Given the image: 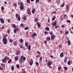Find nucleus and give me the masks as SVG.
<instances>
[{
	"instance_id": "a211bd4d",
	"label": "nucleus",
	"mask_w": 73,
	"mask_h": 73,
	"mask_svg": "<svg viewBox=\"0 0 73 73\" xmlns=\"http://www.w3.org/2000/svg\"><path fill=\"white\" fill-rule=\"evenodd\" d=\"M38 20V19L37 18H36V19H35L34 21L35 22H36V21Z\"/></svg>"
},
{
	"instance_id": "bb28decb",
	"label": "nucleus",
	"mask_w": 73,
	"mask_h": 73,
	"mask_svg": "<svg viewBox=\"0 0 73 73\" xmlns=\"http://www.w3.org/2000/svg\"><path fill=\"white\" fill-rule=\"evenodd\" d=\"M68 65H70V61H69L68 62Z\"/></svg>"
},
{
	"instance_id": "de8ad7c7",
	"label": "nucleus",
	"mask_w": 73,
	"mask_h": 73,
	"mask_svg": "<svg viewBox=\"0 0 73 73\" xmlns=\"http://www.w3.org/2000/svg\"><path fill=\"white\" fill-rule=\"evenodd\" d=\"M50 35H53V33L51 32L50 33Z\"/></svg>"
},
{
	"instance_id": "774afa93",
	"label": "nucleus",
	"mask_w": 73,
	"mask_h": 73,
	"mask_svg": "<svg viewBox=\"0 0 73 73\" xmlns=\"http://www.w3.org/2000/svg\"><path fill=\"white\" fill-rule=\"evenodd\" d=\"M10 21V19H8V22L9 23Z\"/></svg>"
},
{
	"instance_id": "a19ab883",
	"label": "nucleus",
	"mask_w": 73,
	"mask_h": 73,
	"mask_svg": "<svg viewBox=\"0 0 73 73\" xmlns=\"http://www.w3.org/2000/svg\"><path fill=\"white\" fill-rule=\"evenodd\" d=\"M24 42V40H23V39H21V40H20V42Z\"/></svg>"
},
{
	"instance_id": "052dcab7",
	"label": "nucleus",
	"mask_w": 73,
	"mask_h": 73,
	"mask_svg": "<svg viewBox=\"0 0 73 73\" xmlns=\"http://www.w3.org/2000/svg\"><path fill=\"white\" fill-rule=\"evenodd\" d=\"M20 47L21 48H23V47H22V46H21V45L20 46Z\"/></svg>"
},
{
	"instance_id": "f03ea898",
	"label": "nucleus",
	"mask_w": 73,
	"mask_h": 73,
	"mask_svg": "<svg viewBox=\"0 0 73 73\" xmlns=\"http://www.w3.org/2000/svg\"><path fill=\"white\" fill-rule=\"evenodd\" d=\"M20 8L21 10H22L24 8V5L23 4V3L22 2H20Z\"/></svg>"
},
{
	"instance_id": "c03bdc74",
	"label": "nucleus",
	"mask_w": 73,
	"mask_h": 73,
	"mask_svg": "<svg viewBox=\"0 0 73 73\" xmlns=\"http://www.w3.org/2000/svg\"><path fill=\"white\" fill-rule=\"evenodd\" d=\"M24 57V56H21V59H23V58Z\"/></svg>"
},
{
	"instance_id": "4c0bfd02",
	"label": "nucleus",
	"mask_w": 73,
	"mask_h": 73,
	"mask_svg": "<svg viewBox=\"0 0 73 73\" xmlns=\"http://www.w3.org/2000/svg\"><path fill=\"white\" fill-rule=\"evenodd\" d=\"M23 61H25L26 60V58L25 57H24L23 58Z\"/></svg>"
},
{
	"instance_id": "13d9d810",
	"label": "nucleus",
	"mask_w": 73,
	"mask_h": 73,
	"mask_svg": "<svg viewBox=\"0 0 73 73\" xmlns=\"http://www.w3.org/2000/svg\"><path fill=\"white\" fill-rule=\"evenodd\" d=\"M7 32L8 33H10V32L9 31V30H7Z\"/></svg>"
},
{
	"instance_id": "0eeeda50",
	"label": "nucleus",
	"mask_w": 73,
	"mask_h": 73,
	"mask_svg": "<svg viewBox=\"0 0 73 73\" xmlns=\"http://www.w3.org/2000/svg\"><path fill=\"white\" fill-rule=\"evenodd\" d=\"M35 11H36V9H33L32 11L33 14H34V13H35Z\"/></svg>"
},
{
	"instance_id": "c85d7f7f",
	"label": "nucleus",
	"mask_w": 73,
	"mask_h": 73,
	"mask_svg": "<svg viewBox=\"0 0 73 73\" xmlns=\"http://www.w3.org/2000/svg\"><path fill=\"white\" fill-rule=\"evenodd\" d=\"M55 19H56V17H55V16H54L52 18V20L53 21V20H54Z\"/></svg>"
},
{
	"instance_id": "338daca9",
	"label": "nucleus",
	"mask_w": 73,
	"mask_h": 73,
	"mask_svg": "<svg viewBox=\"0 0 73 73\" xmlns=\"http://www.w3.org/2000/svg\"><path fill=\"white\" fill-rule=\"evenodd\" d=\"M40 60L42 61V57H40Z\"/></svg>"
},
{
	"instance_id": "79ce46f5",
	"label": "nucleus",
	"mask_w": 73,
	"mask_h": 73,
	"mask_svg": "<svg viewBox=\"0 0 73 73\" xmlns=\"http://www.w3.org/2000/svg\"><path fill=\"white\" fill-rule=\"evenodd\" d=\"M20 25L21 27H23V26H24V24H23L21 23Z\"/></svg>"
},
{
	"instance_id": "dca6fc26",
	"label": "nucleus",
	"mask_w": 73,
	"mask_h": 73,
	"mask_svg": "<svg viewBox=\"0 0 73 73\" xmlns=\"http://www.w3.org/2000/svg\"><path fill=\"white\" fill-rule=\"evenodd\" d=\"M65 59L64 60V62L65 63L66 62V61H67V58L66 57H65Z\"/></svg>"
},
{
	"instance_id": "c756f323",
	"label": "nucleus",
	"mask_w": 73,
	"mask_h": 73,
	"mask_svg": "<svg viewBox=\"0 0 73 73\" xmlns=\"http://www.w3.org/2000/svg\"><path fill=\"white\" fill-rule=\"evenodd\" d=\"M11 61H12V59H10L8 61V63H9V64H10L11 62Z\"/></svg>"
},
{
	"instance_id": "7c9ffc66",
	"label": "nucleus",
	"mask_w": 73,
	"mask_h": 73,
	"mask_svg": "<svg viewBox=\"0 0 73 73\" xmlns=\"http://www.w3.org/2000/svg\"><path fill=\"white\" fill-rule=\"evenodd\" d=\"M11 69L12 70H14V67L13 66H11Z\"/></svg>"
},
{
	"instance_id": "2eb2a0df",
	"label": "nucleus",
	"mask_w": 73,
	"mask_h": 73,
	"mask_svg": "<svg viewBox=\"0 0 73 73\" xmlns=\"http://www.w3.org/2000/svg\"><path fill=\"white\" fill-rule=\"evenodd\" d=\"M19 61L20 63H21L22 62H23V60L21 59H19Z\"/></svg>"
},
{
	"instance_id": "cd10ccee",
	"label": "nucleus",
	"mask_w": 73,
	"mask_h": 73,
	"mask_svg": "<svg viewBox=\"0 0 73 73\" xmlns=\"http://www.w3.org/2000/svg\"><path fill=\"white\" fill-rule=\"evenodd\" d=\"M65 5V4L63 3V4H62L60 5V7H64Z\"/></svg>"
},
{
	"instance_id": "4468645a",
	"label": "nucleus",
	"mask_w": 73,
	"mask_h": 73,
	"mask_svg": "<svg viewBox=\"0 0 73 73\" xmlns=\"http://www.w3.org/2000/svg\"><path fill=\"white\" fill-rule=\"evenodd\" d=\"M37 34L36 33H34L32 36V37H34V36H36Z\"/></svg>"
},
{
	"instance_id": "9d476101",
	"label": "nucleus",
	"mask_w": 73,
	"mask_h": 73,
	"mask_svg": "<svg viewBox=\"0 0 73 73\" xmlns=\"http://www.w3.org/2000/svg\"><path fill=\"white\" fill-rule=\"evenodd\" d=\"M27 14L30 15L31 14V11L30 10L28 9L27 10Z\"/></svg>"
},
{
	"instance_id": "69168bd1",
	"label": "nucleus",
	"mask_w": 73,
	"mask_h": 73,
	"mask_svg": "<svg viewBox=\"0 0 73 73\" xmlns=\"http://www.w3.org/2000/svg\"><path fill=\"white\" fill-rule=\"evenodd\" d=\"M1 65L2 66H3V65L5 66V64H4L2 63Z\"/></svg>"
},
{
	"instance_id": "a18cd8bd",
	"label": "nucleus",
	"mask_w": 73,
	"mask_h": 73,
	"mask_svg": "<svg viewBox=\"0 0 73 73\" xmlns=\"http://www.w3.org/2000/svg\"><path fill=\"white\" fill-rule=\"evenodd\" d=\"M58 70H61V67H58Z\"/></svg>"
},
{
	"instance_id": "ea45409f",
	"label": "nucleus",
	"mask_w": 73,
	"mask_h": 73,
	"mask_svg": "<svg viewBox=\"0 0 73 73\" xmlns=\"http://www.w3.org/2000/svg\"><path fill=\"white\" fill-rule=\"evenodd\" d=\"M29 28L28 27H25L24 29H25V30H28V29H29Z\"/></svg>"
},
{
	"instance_id": "1a4fd4ad",
	"label": "nucleus",
	"mask_w": 73,
	"mask_h": 73,
	"mask_svg": "<svg viewBox=\"0 0 73 73\" xmlns=\"http://www.w3.org/2000/svg\"><path fill=\"white\" fill-rule=\"evenodd\" d=\"M29 64L30 65H32L33 64V60L31 59V60Z\"/></svg>"
},
{
	"instance_id": "ddd939ff",
	"label": "nucleus",
	"mask_w": 73,
	"mask_h": 73,
	"mask_svg": "<svg viewBox=\"0 0 73 73\" xmlns=\"http://www.w3.org/2000/svg\"><path fill=\"white\" fill-rule=\"evenodd\" d=\"M64 54L62 52L60 54V56L61 57H63V56H64Z\"/></svg>"
},
{
	"instance_id": "4d7b16f0",
	"label": "nucleus",
	"mask_w": 73,
	"mask_h": 73,
	"mask_svg": "<svg viewBox=\"0 0 73 73\" xmlns=\"http://www.w3.org/2000/svg\"><path fill=\"white\" fill-rule=\"evenodd\" d=\"M67 23H70V21L68 20L67 21Z\"/></svg>"
},
{
	"instance_id": "e433bc0d",
	"label": "nucleus",
	"mask_w": 73,
	"mask_h": 73,
	"mask_svg": "<svg viewBox=\"0 0 73 73\" xmlns=\"http://www.w3.org/2000/svg\"><path fill=\"white\" fill-rule=\"evenodd\" d=\"M17 45V42H15L14 43V45L15 46H16Z\"/></svg>"
},
{
	"instance_id": "864d4df0",
	"label": "nucleus",
	"mask_w": 73,
	"mask_h": 73,
	"mask_svg": "<svg viewBox=\"0 0 73 73\" xmlns=\"http://www.w3.org/2000/svg\"><path fill=\"white\" fill-rule=\"evenodd\" d=\"M65 27V26L64 25H62L61 26V28H64Z\"/></svg>"
},
{
	"instance_id": "20e7f679",
	"label": "nucleus",
	"mask_w": 73,
	"mask_h": 73,
	"mask_svg": "<svg viewBox=\"0 0 73 73\" xmlns=\"http://www.w3.org/2000/svg\"><path fill=\"white\" fill-rule=\"evenodd\" d=\"M0 20L1 23H2V24H4V20L3 19L1 18L0 19Z\"/></svg>"
},
{
	"instance_id": "7ed1b4c3",
	"label": "nucleus",
	"mask_w": 73,
	"mask_h": 73,
	"mask_svg": "<svg viewBox=\"0 0 73 73\" xmlns=\"http://www.w3.org/2000/svg\"><path fill=\"white\" fill-rule=\"evenodd\" d=\"M17 32L19 31V29H14V33H17Z\"/></svg>"
},
{
	"instance_id": "72a5a7b5",
	"label": "nucleus",
	"mask_w": 73,
	"mask_h": 73,
	"mask_svg": "<svg viewBox=\"0 0 73 73\" xmlns=\"http://www.w3.org/2000/svg\"><path fill=\"white\" fill-rule=\"evenodd\" d=\"M37 53L38 54H41V52L38 51H37Z\"/></svg>"
},
{
	"instance_id": "09e8293b",
	"label": "nucleus",
	"mask_w": 73,
	"mask_h": 73,
	"mask_svg": "<svg viewBox=\"0 0 73 73\" xmlns=\"http://www.w3.org/2000/svg\"><path fill=\"white\" fill-rule=\"evenodd\" d=\"M64 68L65 70H67V68L66 67H64Z\"/></svg>"
},
{
	"instance_id": "39448f33",
	"label": "nucleus",
	"mask_w": 73,
	"mask_h": 73,
	"mask_svg": "<svg viewBox=\"0 0 73 73\" xmlns=\"http://www.w3.org/2000/svg\"><path fill=\"white\" fill-rule=\"evenodd\" d=\"M68 45H71V43H70V41L69 40V39H68Z\"/></svg>"
},
{
	"instance_id": "412c9836",
	"label": "nucleus",
	"mask_w": 73,
	"mask_h": 73,
	"mask_svg": "<svg viewBox=\"0 0 73 73\" xmlns=\"http://www.w3.org/2000/svg\"><path fill=\"white\" fill-rule=\"evenodd\" d=\"M46 40H47V41H49V40H50V37H47L46 38Z\"/></svg>"
},
{
	"instance_id": "473e14b6",
	"label": "nucleus",
	"mask_w": 73,
	"mask_h": 73,
	"mask_svg": "<svg viewBox=\"0 0 73 73\" xmlns=\"http://www.w3.org/2000/svg\"><path fill=\"white\" fill-rule=\"evenodd\" d=\"M53 25L55 26H56L57 25L56 24V22H55Z\"/></svg>"
},
{
	"instance_id": "f8f14e48",
	"label": "nucleus",
	"mask_w": 73,
	"mask_h": 73,
	"mask_svg": "<svg viewBox=\"0 0 73 73\" xmlns=\"http://www.w3.org/2000/svg\"><path fill=\"white\" fill-rule=\"evenodd\" d=\"M12 26L14 28H16V27H17V26H16V25H15V24L12 25Z\"/></svg>"
},
{
	"instance_id": "f704fd0d",
	"label": "nucleus",
	"mask_w": 73,
	"mask_h": 73,
	"mask_svg": "<svg viewBox=\"0 0 73 73\" xmlns=\"http://www.w3.org/2000/svg\"><path fill=\"white\" fill-rule=\"evenodd\" d=\"M27 3L29 4V2H30V0H27Z\"/></svg>"
},
{
	"instance_id": "5fc2aeb1",
	"label": "nucleus",
	"mask_w": 73,
	"mask_h": 73,
	"mask_svg": "<svg viewBox=\"0 0 73 73\" xmlns=\"http://www.w3.org/2000/svg\"><path fill=\"white\" fill-rule=\"evenodd\" d=\"M65 33L66 35H67V34H68V32L67 31Z\"/></svg>"
},
{
	"instance_id": "603ef678",
	"label": "nucleus",
	"mask_w": 73,
	"mask_h": 73,
	"mask_svg": "<svg viewBox=\"0 0 73 73\" xmlns=\"http://www.w3.org/2000/svg\"><path fill=\"white\" fill-rule=\"evenodd\" d=\"M18 19L19 21H20L21 20V19H20V17L18 18Z\"/></svg>"
},
{
	"instance_id": "58836bf2",
	"label": "nucleus",
	"mask_w": 73,
	"mask_h": 73,
	"mask_svg": "<svg viewBox=\"0 0 73 73\" xmlns=\"http://www.w3.org/2000/svg\"><path fill=\"white\" fill-rule=\"evenodd\" d=\"M1 9L2 11H3V10H4V7H3V6H2L1 7Z\"/></svg>"
},
{
	"instance_id": "f257e3e1",
	"label": "nucleus",
	"mask_w": 73,
	"mask_h": 73,
	"mask_svg": "<svg viewBox=\"0 0 73 73\" xmlns=\"http://www.w3.org/2000/svg\"><path fill=\"white\" fill-rule=\"evenodd\" d=\"M3 42L4 44H6L7 43V39L6 38V37H4L3 38Z\"/></svg>"
},
{
	"instance_id": "2f4dec72",
	"label": "nucleus",
	"mask_w": 73,
	"mask_h": 73,
	"mask_svg": "<svg viewBox=\"0 0 73 73\" xmlns=\"http://www.w3.org/2000/svg\"><path fill=\"white\" fill-rule=\"evenodd\" d=\"M18 57L16 56V57L15 58V60H18Z\"/></svg>"
},
{
	"instance_id": "f3484780",
	"label": "nucleus",
	"mask_w": 73,
	"mask_h": 73,
	"mask_svg": "<svg viewBox=\"0 0 73 73\" xmlns=\"http://www.w3.org/2000/svg\"><path fill=\"white\" fill-rule=\"evenodd\" d=\"M6 60L5 59H3L2 60V62H3V63H4L5 62H6Z\"/></svg>"
},
{
	"instance_id": "aec40b11",
	"label": "nucleus",
	"mask_w": 73,
	"mask_h": 73,
	"mask_svg": "<svg viewBox=\"0 0 73 73\" xmlns=\"http://www.w3.org/2000/svg\"><path fill=\"white\" fill-rule=\"evenodd\" d=\"M37 25L38 26V27L39 28H40V27L41 25H40V24H39L38 23H36Z\"/></svg>"
},
{
	"instance_id": "6ab92c4d",
	"label": "nucleus",
	"mask_w": 73,
	"mask_h": 73,
	"mask_svg": "<svg viewBox=\"0 0 73 73\" xmlns=\"http://www.w3.org/2000/svg\"><path fill=\"white\" fill-rule=\"evenodd\" d=\"M45 29L47 31H49V28L48 27H46V28H45Z\"/></svg>"
},
{
	"instance_id": "9b49d317",
	"label": "nucleus",
	"mask_w": 73,
	"mask_h": 73,
	"mask_svg": "<svg viewBox=\"0 0 73 73\" xmlns=\"http://www.w3.org/2000/svg\"><path fill=\"white\" fill-rule=\"evenodd\" d=\"M54 38H55V35H53L51 36V40H54Z\"/></svg>"
},
{
	"instance_id": "c9c22d12",
	"label": "nucleus",
	"mask_w": 73,
	"mask_h": 73,
	"mask_svg": "<svg viewBox=\"0 0 73 73\" xmlns=\"http://www.w3.org/2000/svg\"><path fill=\"white\" fill-rule=\"evenodd\" d=\"M26 19V17H25V16H24L23 17V19L25 20H27Z\"/></svg>"
},
{
	"instance_id": "8fccbe9b",
	"label": "nucleus",
	"mask_w": 73,
	"mask_h": 73,
	"mask_svg": "<svg viewBox=\"0 0 73 73\" xmlns=\"http://www.w3.org/2000/svg\"><path fill=\"white\" fill-rule=\"evenodd\" d=\"M10 42H13V40L12 39H11L10 40Z\"/></svg>"
},
{
	"instance_id": "bf43d9fd",
	"label": "nucleus",
	"mask_w": 73,
	"mask_h": 73,
	"mask_svg": "<svg viewBox=\"0 0 73 73\" xmlns=\"http://www.w3.org/2000/svg\"><path fill=\"white\" fill-rule=\"evenodd\" d=\"M0 69L1 70H3V68H2L1 69V67L0 66Z\"/></svg>"
},
{
	"instance_id": "e2e57ef3",
	"label": "nucleus",
	"mask_w": 73,
	"mask_h": 73,
	"mask_svg": "<svg viewBox=\"0 0 73 73\" xmlns=\"http://www.w3.org/2000/svg\"><path fill=\"white\" fill-rule=\"evenodd\" d=\"M58 26H56L55 27V28H56V29L57 28H58Z\"/></svg>"
},
{
	"instance_id": "3c124183",
	"label": "nucleus",
	"mask_w": 73,
	"mask_h": 73,
	"mask_svg": "<svg viewBox=\"0 0 73 73\" xmlns=\"http://www.w3.org/2000/svg\"><path fill=\"white\" fill-rule=\"evenodd\" d=\"M36 64L38 66L39 65V64H38V62H36Z\"/></svg>"
},
{
	"instance_id": "a878e982",
	"label": "nucleus",
	"mask_w": 73,
	"mask_h": 73,
	"mask_svg": "<svg viewBox=\"0 0 73 73\" xmlns=\"http://www.w3.org/2000/svg\"><path fill=\"white\" fill-rule=\"evenodd\" d=\"M25 46H27L28 45V42H26L25 43Z\"/></svg>"
},
{
	"instance_id": "6e6d98bb",
	"label": "nucleus",
	"mask_w": 73,
	"mask_h": 73,
	"mask_svg": "<svg viewBox=\"0 0 73 73\" xmlns=\"http://www.w3.org/2000/svg\"><path fill=\"white\" fill-rule=\"evenodd\" d=\"M48 67H49V68H52V67H51V66H50V65H48Z\"/></svg>"
},
{
	"instance_id": "0e129e2a",
	"label": "nucleus",
	"mask_w": 73,
	"mask_h": 73,
	"mask_svg": "<svg viewBox=\"0 0 73 73\" xmlns=\"http://www.w3.org/2000/svg\"><path fill=\"white\" fill-rule=\"evenodd\" d=\"M44 43L45 44H46V43H47V41H44Z\"/></svg>"
},
{
	"instance_id": "6e6552de",
	"label": "nucleus",
	"mask_w": 73,
	"mask_h": 73,
	"mask_svg": "<svg viewBox=\"0 0 73 73\" xmlns=\"http://www.w3.org/2000/svg\"><path fill=\"white\" fill-rule=\"evenodd\" d=\"M4 59L7 60H9V58L8 57L5 56L4 58Z\"/></svg>"
},
{
	"instance_id": "37998d69",
	"label": "nucleus",
	"mask_w": 73,
	"mask_h": 73,
	"mask_svg": "<svg viewBox=\"0 0 73 73\" xmlns=\"http://www.w3.org/2000/svg\"><path fill=\"white\" fill-rule=\"evenodd\" d=\"M44 33H45V35H47V34H48V32L45 31L44 32Z\"/></svg>"
},
{
	"instance_id": "393cba45",
	"label": "nucleus",
	"mask_w": 73,
	"mask_h": 73,
	"mask_svg": "<svg viewBox=\"0 0 73 73\" xmlns=\"http://www.w3.org/2000/svg\"><path fill=\"white\" fill-rule=\"evenodd\" d=\"M16 67H17V68H20V66L19 65V64H17Z\"/></svg>"
},
{
	"instance_id": "680f3d73",
	"label": "nucleus",
	"mask_w": 73,
	"mask_h": 73,
	"mask_svg": "<svg viewBox=\"0 0 73 73\" xmlns=\"http://www.w3.org/2000/svg\"><path fill=\"white\" fill-rule=\"evenodd\" d=\"M4 26H2V28H1V29H4Z\"/></svg>"
},
{
	"instance_id": "4be33fe9",
	"label": "nucleus",
	"mask_w": 73,
	"mask_h": 73,
	"mask_svg": "<svg viewBox=\"0 0 73 73\" xmlns=\"http://www.w3.org/2000/svg\"><path fill=\"white\" fill-rule=\"evenodd\" d=\"M16 16L17 17V18H19V17H20V16H19V15L18 14H16Z\"/></svg>"
},
{
	"instance_id": "49530a36",
	"label": "nucleus",
	"mask_w": 73,
	"mask_h": 73,
	"mask_svg": "<svg viewBox=\"0 0 73 73\" xmlns=\"http://www.w3.org/2000/svg\"><path fill=\"white\" fill-rule=\"evenodd\" d=\"M39 0H36V3H38Z\"/></svg>"
},
{
	"instance_id": "423d86ee",
	"label": "nucleus",
	"mask_w": 73,
	"mask_h": 73,
	"mask_svg": "<svg viewBox=\"0 0 73 73\" xmlns=\"http://www.w3.org/2000/svg\"><path fill=\"white\" fill-rule=\"evenodd\" d=\"M52 64V62L51 61H49L48 62V65H51Z\"/></svg>"
},
{
	"instance_id": "5701e85b",
	"label": "nucleus",
	"mask_w": 73,
	"mask_h": 73,
	"mask_svg": "<svg viewBox=\"0 0 73 73\" xmlns=\"http://www.w3.org/2000/svg\"><path fill=\"white\" fill-rule=\"evenodd\" d=\"M21 53V52H20V51H18L17 52V55H19V54H20Z\"/></svg>"
},
{
	"instance_id": "b1692460",
	"label": "nucleus",
	"mask_w": 73,
	"mask_h": 73,
	"mask_svg": "<svg viewBox=\"0 0 73 73\" xmlns=\"http://www.w3.org/2000/svg\"><path fill=\"white\" fill-rule=\"evenodd\" d=\"M28 49L29 50H31V45H29L28 48Z\"/></svg>"
}]
</instances>
